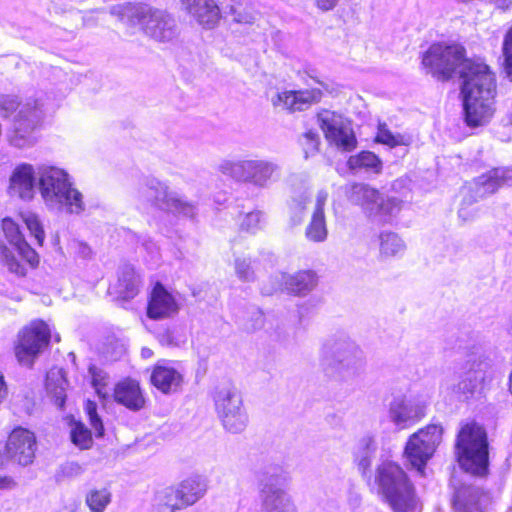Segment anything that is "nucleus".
I'll return each instance as SVG.
<instances>
[{
	"mask_svg": "<svg viewBox=\"0 0 512 512\" xmlns=\"http://www.w3.org/2000/svg\"><path fill=\"white\" fill-rule=\"evenodd\" d=\"M464 65L461 93L465 121L471 127L482 126L490 121L495 111V77L483 62H467Z\"/></svg>",
	"mask_w": 512,
	"mask_h": 512,
	"instance_id": "obj_1",
	"label": "nucleus"
},
{
	"mask_svg": "<svg viewBox=\"0 0 512 512\" xmlns=\"http://www.w3.org/2000/svg\"><path fill=\"white\" fill-rule=\"evenodd\" d=\"M44 103L39 97H20L5 94L0 96V114L4 119L11 118V125L6 133L9 144L16 148L34 145L35 130L40 125L44 114Z\"/></svg>",
	"mask_w": 512,
	"mask_h": 512,
	"instance_id": "obj_2",
	"label": "nucleus"
},
{
	"mask_svg": "<svg viewBox=\"0 0 512 512\" xmlns=\"http://www.w3.org/2000/svg\"><path fill=\"white\" fill-rule=\"evenodd\" d=\"M109 12L128 27H139L144 35L157 42H170L178 35L174 16L165 9L145 3L125 2L110 7Z\"/></svg>",
	"mask_w": 512,
	"mask_h": 512,
	"instance_id": "obj_3",
	"label": "nucleus"
},
{
	"mask_svg": "<svg viewBox=\"0 0 512 512\" xmlns=\"http://www.w3.org/2000/svg\"><path fill=\"white\" fill-rule=\"evenodd\" d=\"M38 189L41 198L50 210L80 215L85 211L83 194L75 187L70 174L57 166H37Z\"/></svg>",
	"mask_w": 512,
	"mask_h": 512,
	"instance_id": "obj_4",
	"label": "nucleus"
},
{
	"mask_svg": "<svg viewBox=\"0 0 512 512\" xmlns=\"http://www.w3.org/2000/svg\"><path fill=\"white\" fill-rule=\"evenodd\" d=\"M135 198L139 206H151L163 212L195 221L198 215V204L189 201L169 186L154 177H146L139 184Z\"/></svg>",
	"mask_w": 512,
	"mask_h": 512,
	"instance_id": "obj_5",
	"label": "nucleus"
},
{
	"mask_svg": "<svg viewBox=\"0 0 512 512\" xmlns=\"http://www.w3.org/2000/svg\"><path fill=\"white\" fill-rule=\"evenodd\" d=\"M375 482L379 493L394 512H420L413 485L396 463L383 462L377 468Z\"/></svg>",
	"mask_w": 512,
	"mask_h": 512,
	"instance_id": "obj_6",
	"label": "nucleus"
},
{
	"mask_svg": "<svg viewBox=\"0 0 512 512\" xmlns=\"http://www.w3.org/2000/svg\"><path fill=\"white\" fill-rule=\"evenodd\" d=\"M319 356L324 372L336 379L354 377L364 365L362 350L346 337L326 339L321 345Z\"/></svg>",
	"mask_w": 512,
	"mask_h": 512,
	"instance_id": "obj_7",
	"label": "nucleus"
},
{
	"mask_svg": "<svg viewBox=\"0 0 512 512\" xmlns=\"http://www.w3.org/2000/svg\"><path fill=\"white\" fill-rule=\"evenodd\" d=\"M488 436L476 422L464 424L458 432L455 453L459 465L467 472L484 475L488 469Z\"/></svg>",
	"mask_w": 512,
	"mask_h": 512,
	"instance_id": "obj_8",
	"label": "nucleus"
},
{
	"mask_svg": "<svg viewBox=\"0 0 512 512\" xmlns=\"http://www.w3.org/2000/svg\"><path fill=\"white\" fill-rule=\"evenodd\" d=\"M349 200L359 206L372 221L391 223L402 209V201L396 197L385 196L377 189L364 184L354 183L348 191Z\"/></svg>",
	"mask_w": 512,
	"mask_h": 512,
	"instance_id": "obj_9",
	"label": "nucleus"
},
{
	"mask_svg": "<svg viewBox=\"0 0 512 512\" xmlns=\"http://www.w3.org/2000/svg\"><path fill=\"white\" fill-rule=\"evenodd\" d=\"M51 338V327L43 319H33L20 328L12 348L19 365L32 368L50 346Z\"/></svg>",
	"mask_w": 512,
	"mask_h": 512,
	"instance_id": "obj_10",
	"label": "nucleus"
},
{
	"mask_svg": "<svg viewBox=\"0 0 512 512\" xmlns=\"http://www.w3.org/2000/svg\"><path fill=\"white\" fill-rule=\"evenodd\" d=\"M467 62H481L465 58V49L459 44L446 45L436 43L429 47L424 54L422 64L429 68L430 73L439 80H447L455 72L461 76L464 64Z\"/></svg>",
	"mask_w": 512,
	"mask_h": 512,
	"instance_id": "obj_11",
	"label": "nucleus"
},
{
	"mask_svg": "<svg viewBox=\"0 0 512 512\" xmlns=\"http://www.w3.org/2000/svg\"><path fill=\"white\" fill-rule=\"evenodd\" d=\"M37 452L36 434L23 426H15L8 433L3 452H0V469L11 462L18 466L31 465Z\"/></svg>",
	"mask_w": 512,
	"mask_h": 512,
	"instance_id": "obj_12",
	"label": "nucleus"
},
{
	"mask_svg": "<svg viewBox=\"0 0 512 512\" xmlns=\"http://www.w3.org/2000/svg\"><path fill=\"white\" fill-rule=\"evenodd\" d=\"M261 482L263 512H297L291 497L285 491L289 477L280 467L263 472Z\"/></svg>",
	"mask_w": 512,
	"mask_h": 512,
	"instance_id": "obj_13",
	"label": "nucleus"
},
{
	"mask_svg": "<svg viewBox=\"0 0 512 512\" xmlns=\"http://www.w3.org/2000/svg\"><path fill=\"white\" fill-rule=\"evenodd\" d=\"M442 428L438 425H428L412 434L405 446L404 455L409 464L420 475L428 460L433 456L437 446L442 440Z\"/></svg>",
	"mask_w": 512,
	"mask_h": 512,
	"instance_id": "obj_14",
	"label": "nucleus"
},
{
	"mask_svg": "<svg viewBox=\"0 0 512 512\" xmlns=\"http://www.w3.org/2000/svg\"><path fill=\"white\" fill-rule=\"evenodd\" d=\"M317 120L328 142L343 151H351L356 147L357 141L350 123L341 114L322 110Z\"/></svg>",
	"mask_w": 512,
	"mask_h": 512,
	"instance_id": "obj_15",
	"label": "nucleus"
},
{
	"mask_svg": "<svg viewBox=\"0 0 512 512\" xmlns=\"http://www.w3.org/2000/svg\"><path fill=\"white\" fill-rule=\"evenodd\" d=\"M240 394L235 390L222 389L215 396L216 411L223 426L231 432L241 431L246 422Z\"/></svg>",
	"mask_w": 512,
	"mask_h": 512,
	"instance_id": "obj_16",
	"label": "nucleus"
},
{
	"mask_svg": "<svg viewBox=\"0 0 512 512\" xmlns=\"http://www.w3.org/2000/svg\"><path fill=\"white\" fill-rule=\"evenodd\" d=\"M112 400L132 412L143 410L147 404V397L140 380L126 376L119 379L112 389Z\"/></svg>",
	"mask_w": 512,
	"mask_h": 512,
	"instance_id": "obj_17",
	"label": "nucleus"
},
{
	"mask_svg": "<svg viewBox=\"0 0 512 512\" xmlns=\"http://www.w3.org/2000/svg\"><path fill=\"white\" fill-rule=\"evenodd\" d=\"M179 309L175 297L160 282H156L148 297L147 317L152 320L167 319L175 316Z\"/></svg>",
	"mask_w": 512,
	"mask_h": 512,
	"instance_id": "obj_18",
	"label": "nucleus"
},
{
	"mask_svg": "<svg viewBox=\"0 0 512 512\" xmlns=\"http://www.w3.org/2000/svg\"><path fill=\"white\" fill-rule=\"evenodd\" d=\"M37 186V167L29 163H21L14 168L9 180V193L12 196L31 200L34 198Z\"/></svg>",
	"mask_w": 512,
	"mask_h": 512,
	"instance_id": "obj_19",
	"label": "nucleus"
},
{
	"mask_svg": "<svg viewBox=\"0 0 512 512\" xmlns=\"http://www.w3.org/2000/svg\"><path fill=\"white\" fill-rule=\"evenodd\" d=\"M149 382L162 394H171L180 390L183 375L170 361L162 359L152 366Z\"/></svg>",
	"mask_w": 512,
	"mask_h": 512,
	"instance_id": "obj_20",
	"label": "nucleus"
},
{
	"mask_svg": "<svg viewBox=\"0 0 512 512\" xmlns=\"http://www.w3.org/2000/svg\"><path fill=\"white\" fill-rule=\"evenodd\" d=\"M1 226L8 245L0 240V256H15V253L18 256H39L22 236L18 224L11 218H4Z\"/></svg>",
	"mask_w": 512,
	"mask_h": 512,
	"instance_id": "obj_21",
	"label": "nucleus"
},
{
	"mask_svg": "<svg viewBox=\"0 0 512 512\" xmlns=\"http://www.w3.org/2000/svg\"><path fill=\"white\" fill-rule=\"evenodd\" d=\"M423 416V407L405 398H395L389 404L388 418L399 429L408 428Z\"/></svg>",
	"mask_w": 512,
	"mask_h": 512,
	"instance_id": "obj_22",
	"label": "nucleus"
},
{
	"mask_svg": "<svg viewBox=\"0 0 512 512\" xmlns=\"http://www.w3.org/2000/svg\"><path fill=\"white\" fill-rule=\"evenodd\" d=\"M322 92L319 89L286 90L279 92L273 100L274 106H281L290 112L302 111L321 100Z\"/></svg>",
	"mask_w": 512,
	"mask_h": 512,
	"instance_id": "obj_23",
	"label": "nucleus"
},
{
	"mask_svg": "<svg viewBox=\"0 0 512 512\" xmlns=\"http://www.w3.org/2000/svg\"><path fill=\"white\" fill-rule=\"evenodd\" d=\"M318 285V276L312 270H302L294 274L283 273L281 276L282 290L286 293L305 297Z\"/></svg>",
	"mask_w": 512,
	"mask_h": 512,
	"instance_id": "obj_24",
	"label": "nucleus"
},
{
	"mask_svg": "<svg viewBox=\"0 0 512 512\" xmlns=\"http://www.w3.org/2000/svg\"><path fill=\"white\" fill-rule=\"evenodd\" d=\"M512 182V170L497 168L479 176L473 183V190L478 198H483L496 192L500 187L510 185Z\"/></svg>",
	"mask_w": 512,
	"mask_h": 512,
	"instance_id": "obj_25",
	"label": "nucleus"
},
{
	"mask_svg": "<svg viewBox=\"0 0 512 512\" xmlns=\"http://www.w3.org/2000/svg\"><path fill=\"white\" fill-rule=\"evenodd\" d=\"M484 379V369L482 362L467 363L459 373L457 384L453 387V392L459 397L467 398L473 394L478 385Z\"/></svg>",
	"mask_w": 512,
	"mask_h": 512,
	"instance_id": "obj_26",
	"label": "nucleus"
},
{
	"mask_svg": "<svg viewBox=\"0 0 512 512\" xmlns=\"http://www.w3.org/2000/svg\"><path fill=\"white\" fill-rule=\"evenodd\" d=\"M217 170L237 182H251L256 176V162L247 159H223L218 164Z\"/></svg>",
	"mask_w": 512,
	"mask_h": 512,
	"instance_id": "obj_27",
	"label": "nucleus"
},
{
	"mask_svg": "<svg viewBox=\"0 0 512 512\" xmlns=\"http://www.w3.org/2000/svg\"><path fill=\"white\" fill-rule=\"evenodd\" d=\"M138 292L137 277L132 270L123 271L108 287V293L120 302L133 299Z\"/></svg>",
	"mask_w": 512,
	"mask_h": 512,
	"instance_id": "obj_28",
	"label": "nucleus"
},
{
	"mask_svg": "<svg viewBox=\"0 0 512 512\" xmlns=\"http://www.w3.org/2000/svg\"><path fill=\"white\" fill-rule=\"evenodd\" d=\"M169 487L183 509L193 505L205 492L202 483L193 477L186 478L178 484Z\"/></svg>",
	"mask_w": 512,
	"mask_h": 512,
	"instance_id": "obj_29",
	"label": "nucleus"
},
{
	"mask_svg": "<svg viewBox=\"0 0 512 512\" xmlns=\"http://www.w3.org/2000/svg\"><path fill=\"white\" fill-rule=\"evenodd\" d=\"M123 238L130 247L129 252L139 255H154L160 251L158 245L147 235H138L131 230L122 229Z\"/></svg>",
	"mask_w": 512,
	"mask_h": 512,
	"instance_id": "obj_30",
	"label": "nucleus"
},
{
	"mask_svg": "<svg viewBox=\"0 0 512 512\" xmlns=\"http://www.w3.org/2000/svg\"><path fill=\"white\" fill-rule=\"evenodd\" d=\"M453 507L456 512H480L479 491L473 487H461L455 493Z\"/></svg>",
	"mask_w": 512,
	"mask_h": 512,
	"instance_id": "obj_31",
	"label": "nucleus"
},
{
	"mask_svg": "<svg viewBox=\"0 0 512 512\" xmlns=\"http://www.w3.org/2000/svg\"><path fill=\"white\" fill-rule=\"evenodd\" d=\"M190 16L203 28H214L220 19V9L214 0H206L196 8Z\"/></svg>",
	"mask_w": 512,
	"mask_h": 512,
	"instance_id": "obj_32",
	"label": "nucleus"
},
{
	"mask_svg": "<svg viewBox=\"0 0 512 512\" xmlns=\"http://www.w3.org/2000/svg\"><path fill=\"white\" fill-rule=\"evenodd\" d=\"M347 165L350 170L365 169L374 173H379L382 169L380 159L370 151H363L357 155L350 156Z\"/></svg>",
	"mask_w": 512,
	"mask_h": 512,
	"instance_id": "obj_33",
	"label": "nucleus"
},
{
	"mask_svg": "<svg viewBox=\"0 0 512 512\" xmlns=\"http://www.w3.org/2000/svg\"><path fill=\"white\" fill-rule=\"evenodd\" d=\"M379 252L383 256L402 254L406 250L403 239L394 232H382L378 237Z\"/></svg>",
	"mask_w": 512,
	"mask_h": 512,
	"instance_id": "obj_34",
	"label": "nucleus"
},
{
	"mask_svg": "<svg viewBox=\"0 0 512 512\" xmlns=\"http://www.w3.org/2000/svg\"><path fill=\"white\" fill-rule=\"evenodd\" d=\"M328 230L326 226L325 214L313 212L311 219L306 226L305 236L312 242H323L326 240Z\"/></svg>",
	"mask_w": 512,
	"mask_h": 512,
	"instance_id": "obj_35",
	"label": "nucleus"
},
{
	"mask_svg": "<svg viewBox=\"0 0 512 512\" xmlns=\"http://www.w3.org/2000/svg\"><path fill=\"white\" fill-rule=\"evenodd\" d=\"M70 439L71 442L81 450L92 447L93 437L91 431L81 421H70Z\"/></svg>",
	"mask_w": 512,
	"mask_h": 512,
	"instance_id": "obj_36",
	"label": "nucleus"
},
{
	"mask_svg": "<svg viewBox=\"0 0 512 512\" xmlns=\"http://www.w3.org/2000/svg\"><path fill=\"white\" fill-rule=\"evenodd\" d=\"M90 512H104L111 502V493L107 488L91 489L85 497Z\"/></svg>",
	"mask_w": 512,
	"mask_h": 512,
	"instance_id": "obj_37",
	"label": "nucleus"
},
{
	"mask_svg": "<svg viewBox=\"0 0 512 512\" xmlns=\"http://www.w3.org/2000/svg\"><path fill=\"white\" fill-rule=\"evenodd\" d=\"M375 140L391 148L396 146H408L411 143V137L409 135L400 133L393 134L386 124H379Z\"/></svg>",
	"mask_w": 512,
	"mask_h": 512,
	"instance_id": "obj_38",
	"label": "nucleus"
},
{
	"mask_svg": "<svg viewBox=\"0 0 512 512\" xmlns=\"http://www.w3.org/2000/svg\"><path fill=\"white\" fill-rule=\"evenodd\" d=\"M3 265L17 276H25L28 270L35 269L39 258H3Z\"/></svg>",
	"mask_w": 512,
	"mask_h": 512,
	"instance_id": "obj_39",
	"label": "nucleus"
},
{
	"mask_svg": "<svg viewBox=\"0 0 512 512\" xmlns=\"http://www.w3.org/2000/svg\"><path fill=\"white\" fill-rule=\"evenodd\" d=\"M183 507L179 503L175 494L172 493L170 487L165 488L156 496V512H175L181 510Z\"/></svg>",
	"mask_w": 512,
	"mask_h": 512,
	"instance_id": "obj_40",
	"label": "nucleus"
},
{
	"mask_svg": "<svg viewBox=\"0 0 512 512\" xmlns=\"http://www.w3.org/2000/svg\"><path fill=\"white\" fill-rule=\"evenodd\" d=\"M21 217L27 229L30 231V234L34 237L37 245L42 246L45 233L39 217L32 212L22 213Z\"/></svg>",
	"mask_w": 512,
	"mask_h": 512,
	"instance_id": "obj_41",
	"label": "nucleus"
},
{
	"mask_svg": "<svg viewBox=\"0 0 512 512\" xmlns=\"http://www.w3.org/2000/svg\"><path fill=\"white\" fill-rule=\"evenodd\" d=\"M279 177L277 165L269 161H258V186H267Z\"/></svg>",
	"mask_w": 512,
	"mask_h": 512,
	"instance_id": "obj_42",
	"label": "nucleus"
},
{
	"mask_svg": "<svg viewBox=\"0 0 512 512\" xmlns=\"http://www.w3.org/2000/svg\"><path fill=\"white\" fill-rule=\"evenodd\" d=\"M84 410L88 416L91 427L95 431L96 437H103L105 429L102 419L97 413V403L90 399L86 400L84 403Z\"/></svg>",
	"mask_w": 512,
	"mask_h": 512,
	"instance_id": "obj_43",
	"label": "nucleus"
},
{
	"mask_svg": "<svg viewBox=\"0 0 512 512\" xmlns=\"http://www.w3.org/2000/svg\"><path fill=\"white\" fill-rule=\"evenodd\" d=\"M307 197L299 195L293 197L288 204L290 221L292 225H298L302 222L306 210Z\"/></svg>",
	"mask_w": 512,
	"mask_h": 512,
	"instance_id": "obj_44",
	"label": "nucleus"
},
{
	"mask_svg": "<svg viewBox=\"0 0 512 512\" xmlns=\"http://www.w3.org/2000/svg\"><path fill=\"white\" fill-rule=\"evenodd\" d=\"M502 66L507 78L512 81V27L507 31L502 46Z\"/></svg>",
	"mask_w": 512,
	"mask_h": 512,
	"instance_id": "obj_45",
	"label": "nucleus"
},
{
	"mask_svg": "<svg viewBox=\"0 0 512 512\" xmlns=\"http://www.w3.org/2000/svg\"><path fill=\"white\" fill-rule=\"evenodd\" d=\"M301 144L306 157L315 154L320 145L319 134L313 130L306 131L302 136Z\"/></svg>",
	"mask_w": 512,
	"mask_h": 512,
	"instance_id": "obj_46",
	"label": "nucleus"
},
{
	"mask_svg": "<svg viewBox=\"0 0 512 512\" xmlns=\"http://www.w3.org/2000/svg\"><path fill=\"white\" fill-rule=\"evenodd\" d=\"M47 391L50 401L59 409L64 408L66 401L65 389L56 384H47Z\"/></svg>",
	"mask_w": 512,
	"mask_h": 512,
	"instance_id": "obj_47",
	"label": "nucleus"
},
{
	"mask_svg": "<svg viewBox=\"0 0 512 512\" xmlns=\"http://www.w3.org/2000/svg\"><path fill=\"white\" fill-rule=\"evenodd\" d=\"M375 450V438L374 436L368 434L358 440L354 449V455H373Z\"/></svg>",
	"mask_w": 512,
	"mask_h": 512,
	"instance_id": "obj_48",
	"label": "nucleus"
},
{
	"mask_svg": "<svg viewBox=\"0 0 512 512\" xmlns=\"http://www.w3.org/2000/svg\"><path fill=\"white\" fill-rule=\"evenodd\" d=\"M478 215V209L473 205L470 197H464L461 207L458 211V216L463 222L474 220Z\"/></svg>",
	"mask_w": 512,
	"mask_h": 512,
	"instance_id": "obj_49",
	"label": "nucleus"
},
{
	"mask_svg": "<svg viewBox=\"0 0 512 512\" xmlns=\"http://www.w3.org/2000/svg\"><path fill=\"white\" fill-rule=\"evenodd\" d=\"M91 384L95 388L96 393L100 398H106L105 389L107 386V377L98 371L95 367L90 368Z\"/></svg>",
	"mask_w": 512,
	"mask_h": 512,
	"instance_id": "obj_50",
	"label": "nucleus"
},
{
	"mask_svg": "<svg viewBox=\"0 0 512 512\" xmlns=\"http://www.w3.org/2000/svg\"><path fill=\"white\" fill-rule=\"evenodd\" d=\"M157 339H158V342L162 345V346H176L178 343H177V339H176V336L174 334V331H172L171 329L167 328L165 329L162 333H160L158 336H157Z\"/></svg>",
	"mask_w": 512,
	"mask_h": 512,
	"instance_id": "obj_51",
	"label": "nucleus"
},
{
	"mask_svg": "<svg viewBox=\"0 0 512 512\" xmlns=\"http://www.w3.org/2000/svg\"><path fill=\"white\" fill-rule=\"evenodd\" d=\"M256 226V214L254 212H248L243 216L240 222V227L245 231H252Z\"/></svg>",
	"mask_w": 512,
	"mask_h": 512,
	"instance_id": "obj_52",
	"label": "nucleus"
},
{
	"mask_svg": "<svg viewBox=\"0 0 512 512\" xmlns=\"http://www.w3.org/2000/svg\"><path fill=\"white\" fill-rule=\"evenodd\" d=\"M355 461L357 462L358 469L361 471V473L364 475L369 470L371 466V459L373 455H354Z\"/></svg>",
	"mask_w": 512,
	"mask_h": 512,
	"instance_id": "obj_53",
	"label": "nucleus"
},
{
	"mask_svg": "<svg viewBox=\"0 0 512 512\" xmlns=\"http://www.w3.org/2000/svg\"><path fill=\"white\" fill-rule=\"evenodd\" d=\"M328 199V192L325 190L318 191L316 195L315 207L313 212H319V214H324V206Z\"/></svg>",
	"mask_w": 512,
	"mask_h": 512,
	"instance_id": "obj_54",
	"label": "nucleus"
},
{
	"mask_svg": "<svg viewBox=\"0 0 512 512\" xmlns=\"http://www.w3.org/2000/svg\"><path fill=\"white\" fill-rule=\"evenodd\" d=\"M206 0H180L182 9L185 10L189 15L196 13V8L205 3Z\"/></svg>",
	"mask_w": 512,
	"mask_h": 512,
	"instance_id": "obj_55",
	"label": "nucleus"
},
{
	"mask_svg": "<svg viewBox=\"0 0 512 512\" xmlns=\"http://www.w3.org/2000/svg\"><path fill=\"white\" fill-rule=\"evenodd\" d=\"M71 248L79 256H89L92 253L91 248L86 243L80 241H73Z\"/></svg>",
	"mask_w": 512,
	"mask_h": 512,
	"instance_id": "obj_56",
	"label": "nucleus"
},
{
	"mask_svg": "<svg viewBox=\"0 0 512 512\" xmlns=\"http://www.w3.org/2000/svg\"><path fill=\"white\" fill-rule=\"evenodd\" d=\"M340 0H315V5L321 11H330L336 7Z\"/></svg>",
	"mask_w": 512,
	"mask_h": 512,
	"instance_id": "obj_57",
	"label": "nucleus"
},
{
	"mask_svg": "<svg viewBox=\"0 0 512 512\" xmlns=\"http://www.w3.org/2000/svg\"><path fill=\"white\" fill-rule=\"evenodd\" d=\"M8 396V385L6 383L3 373L0 371V406Z\"/></svg>",
	"mask_w": 512,
	"mask_h": 512,
	"instance_id": "obj_58",
	"label": "nucleus"
},
{
	"mask_svg": "<svg viewBox=\"0 0 512 512\" xmlns=\"http://www.w3.org/2000/svg\"><path fill=\"white\" fill-rule=\"evenodd\" d=\"M16 482L14 479L7 475H0V490H8L15 487Z\"/></svg>",
	"mask_w": 512,
	"mask_h": 512,
	"instance_id": "obj_59",
	"label": "nucleus"
},
{
	"mask_svg": "<svg viewBox=\"0 0 512 512\" xmlns=\"http://www.w3.org/2000/svg\"><path fill=\"white\" fill-rule=\"evenodd\" d=\"M507 332L512 337V315L510 316L507 323Z\"/></svg>",
	"mask_w": 512,
	"mask_h": 512,
	"instance_id": "obj_60",
	"label": "nucleus"
},
{
	"mask_svg": "<svg viewBox=\"0 0 512 512\" xmlns=\"http://www.w3.org/2000/svg\"><path fill=\"white\" fill-rule=\"evenodd\" d=\"M509 121L512 123V114L510 115Z\"/></svg>",
	"mask_w": 512,
	"mask_h": 512,
	"instance_id": "obj_61",
	"label": "nucleus"
},
{
	"mask_svg": "<svg viewBox=\"0 0 512 512\" xmlns=\"http://www.w3.org/2000/svg\"><path fill=\"white\" fill-rule=\"evenodd\" d=\"M508 512H512V506L509 508Z\"/></svg>",
	"mask_w": 512,
	"mask_h": 512,
	"instance_id": "obj_62",
	"label": "nucleus"
}]
</instances>
